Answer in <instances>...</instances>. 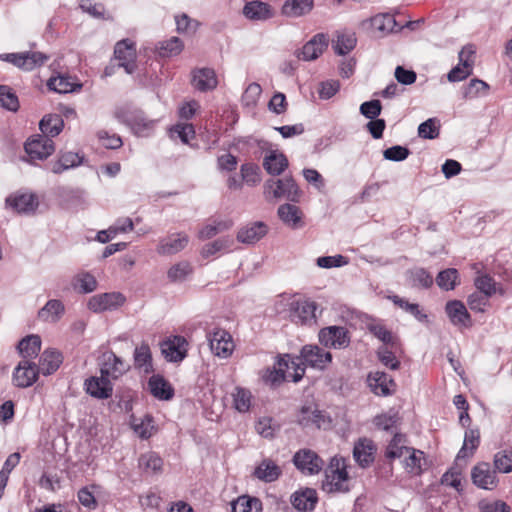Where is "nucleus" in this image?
Wrapping results in <instances>:
<instances>
[{"instance_id": "nucleus-1", "label": "nucleus", "mask_w": 512, "mask_h": 512, "mask_svg": "<svg viewBox=\"0 0 512 512\" xmlns=\"http://www.w3.org/2000/svg\"><path fill=\"white\" fill-rule=\"evenodd\" d=\"M263 195L267 201L285 199L297 203L302 196V191L292 176H285L266 180L263 185Z\"/></svg>"}, {"instance_id": "nucleus-2", "label": "nucleus", "mask_w": 512, "mask_h": 512, "mask_svg": "<svg viewBox=\"0 0 512 512\" xmlns=\"http://www.w3.org/2000/svg\"><path fill=\"white\" fill-rule=\"evenodd\" d=\"M114 117L128 127L138 136H148L153 130L155 121L145 117L142 110L131 104L119 106L114 111Z\"/></svg>"}, {"instance_id": "nucleus-3", "label": "nucleus", "mask_w": 512, "mask_h": 512, "mask_svg": "<svg viewBox=\"0 0 512 512\" xmlns=\"http://www.w3.org/2000/svg\"><path fill=\"white\" fill-rule=\"evenodd\" d=\"M25 152L29 162L45 160L55 151V144L51 138L38 134L32 136L25 143Z\"/></svg>"}, {"instance_id": "nucleus-4", "label": "nucleus", "mask_w": 512, "mask_h": 512, "mask_svg": "<svg viewBox=\"0 0 512 512\" xmlns=\"http://www.w3.org/2000/svg\"><path fill=\"white\" fill-rule=\"evenodd\" d=\"M319 342L326 348L344 349L350 344L348 330L343 326H328L318 333Z\"/></svg>"}, {"instance_id": "nucleus-5", "label": "nucleus", "mask_w": 512, "mask_h": 512, "mask_svg": "<svg viewBox=\"0 0 512 512\" xmlns=\"http://www.w3.org/2000/svg\"><path fill=\"white\" fill-rule=\"evenodd\" d=\"M475 49L472 45L464 46L459 54V63L453 67L447 75V79L450 82H459L473 73Z\"/></svg>"}, {"instance_id": "nucleus-6", "label": "nucleus", "mask_w": 512, "mask_h": 512, "mask_svg": "<svg viewBox=\"0 0 512 512\" xmlns=\"http://www.w3.org/2000/svg\"><path fill=\"white\" fill-rule=\"evenodd\" d=\"M1 59L12 63L18 68L31 71L46 63L49 56L42 52L8 53L1 55Z\"/></svg>"}, {"instance_id": "nucleus-7", "label": "nucleus", "mask_w": 512, "mask_h": 512, "mask_svg": "<svg viewBox=\"0 0 512 512\" xmlns=\"http://www.w3.org/2000/svg\"><path fill=\"white\" fill-rule=\"evenodd\" d=\"M207 339L212 353L220 358H228L234 349V343L230 333L221 328H215L208 332Z\"/></svg>"}, {"instance_id": "nucleus-8", "label": "nucleus", "mask_w": 512, "mask_h": 512, "mask_svg": "<svg viewBox=\"0 0 512 512\" xmlns=\"http://www.w3.org/2000/svg\"><path fill=\"white\" fill-rule=\"evenodd\" d=\"M298 360L302 363L318 370H324L332 361V354L324 351L318 345H304L300 351Z\"/></svg>"}, {"instance_id": "nucleus-9", "label": "nucleus", "mask_w": 512, "mask_h": 512, "mask_svg": "<svg viewBox=\"0 0 512 512\" xmlns=\"http://www.w3.org/2000/svg\"><path fill=\"white\" fill-rule=\"evenodd\" d=\"M292 461L296 468L306 475L318 474L324 466V461L310 449L297 451Z\"/></svg>"}, {"instance_id": "nucleus-10", "label": "nucleus", "mask_w": 512, "mask_h": 512, "mask_svg": "<svg viewBox=\"0 0 512 512\" xmlns=\"http://www.w3.org/2000/svg\"><path fill=\"white\" fill-rule=\"evenodd\" d=\"M328 43L327 34L317 33L301 49H297L294 54L300 60L313 61L327 49Z\"/></svg>"}, {"instance_id": "nucleus-11", "label": "nucleus", "mask_w": 512, "mask_h": 512, "mask_svg": "<svg viewBox=\"0 0 512 512\" xmlns=\"http://www.w3.org/2000/svg\"><path fill=\"white\" fill-rule=\"evenodd\" d=\"M39 373L37 365L34 362L22 360L14 369L12 377L13 384L18 388L30 387L37 381Z\"/></svg>"}, {"instance_id": "nucleus-12", "label": "nucleus", "mask_w": 512, "mask_h": 512, "mask_svg": "<svg viewBox=\"0 0 512 512\" xmlns=\"http://www.w3.org/2000/svg\"><path fill=\"white\" fill-rule=\"evenodd\" d=\"M315 310V302L295 300L289 305V318L296 324H309L315 322Z\"/></svg>"}, {"instance_id": "nucleus-13", "label": "nucleus", "mask_w": 512, "mask_h": 512, "mask_svg": "<svg viewBox=\"0 0 512 512\" xmlns=\"http://www.w3.org/2000/svg\"><path fill=\"white\" fill-rule=\"evenodd\" d=\"M188 342L185 337L176 335L161 343V352L169 362H181L187 356Z\"/></svg>"}, {"instance_id": "nucleus-14", "label": "nucleus", "mask_w": 512, "mask_h": 512, "mask_svg": "<svg viewBox=\"0 0 512 512\" xmlns=\"http://www.w3.org/2000/svg\"><path fill=\"white\" fill-rule=\"evenodd\" d=\"M471 479L474 485L485 490H493L498 484L496 471L491 469L488 462L475 465L471 470Z\"/></svg>"}, {"instance_id": "nucleus-15", "label": "nucleus", "mask_w": 512, "mask_h": 512, "mask_svg": "<svg viewBox=\"0 0 512 512\" xmlns=\"http://www.w3.org/2000/svg\"><path fill=\"white\" fill-rule=\"evenodd\" d=\"M124 302L125 297L119 292L102 293L92 296L87 303V307L95 313H100L116 309Z\"/></svg>"}, {"instance_id": "nucleus-16", "label": "nucleus", "mask_w": 512, "mask_h": 512, "mask_svg": "<svg viewBox=\"0 0 512 512\" xmlns=\"http://www.w3.org/2000/svg\"><path fill=\"white\" fill-rule=\"evenodd\" d=\"M84 155L71 151H60L56 160L47 163L46 169L53 174H62L63 172L76 168L83 164Z\"/></svg>"}, {"instance_id": "nucleus-17", "label": "nucleus", "mask_w": 512, "mask_h": 512, "mask_svg": "<svg viewBox=\"0 0 512 512\" xmlns=\"http://www.w3.org/2000/svg\"><path fill=\"white\" fill-rule=\"evenodd\" d=\"M298 424L303 428L315 426L318 429H328L332 420L325 412L310 407L303 406L297 420Z\"/></svg>"}, {"instance_id": "nucleus-18", "label": "nucleus", "mask_w": 512, "mask_h": 512, "mask_svg": "<svg viewBox=\"0 0 512 512\" xmlns=\"http://www.w3.org/2000/svg\"><path fill=\"white\" fill-rule=\"evenodd\" d=\"M114 55L119 60V66L123 67L128 74L136 69V48L134 43L124 39L115 45Z\"/></svg>"}, {"instance_id": "nucleus-19", "label": "nucleus", "mask_w": 512, "mask_h": 512, "mask_svg": "<svg viewBox=\"0 0 512 512\" xmlns=\"http://www.w3.org/2000/svg\"><path fill=\"white\" fill-rule=\"evenodd\" d=\"M445 312L450 322L460 328L471 327L472 321L466 306L460 300H450L445 305Z\"/></svg>"}, {"instance_id": "nucleus-20", "label": "nucleus", "mask_w": 512, "mask_h": 512, "mask_svg": "<svg viewBox=\"0 0 512 512\" xmlns=\"http://www.w3.org/2000/svg\"><path fill=\"white\" fill-rule=\"evenodd\" d=\"M367 381L372 392L379 396L392 395L396 386L393 378L382 371L370 372Z\"/></svg>"}, {"instance_id": "nucleus-21", "label": "nucleus", "mask_w": 512, "mask_h": 512, "mask_svg": "<svg viewBox=\"0 0 512 512\" xmlns=\"http://www.w3.org/2000/svg\"><path fill=\"white\" fill-rule=\"evenodd\" d=\"M84 386L86 392L97 399H107L111 397L113 392L109 377L102 374L100 377H90L86 379Z\"/></svg>"}, {"instance_id": "nucleus-22", "label": "nucleus", "mask_w": 512, "mask_h": 512, "mask_svg": "<svg viewBox=\"0 0 512 512\" xmlns=\"http://www.w3.org/2000/svg\"><path fill=\"white\" fill-rule=\"evenodd\" d=\"M100 365V373L114 379H117L128 370L125 362L113 352L104 353L101 357Z\"/></svg>"}, {"instance_id": "nucleus-23", "label": "nucleus", "mask_w": 512, "mask_h": 512, "mask_svg": "<svg viewBox=\"0 0 512 512\" xmlns=\"http://www.w3.org/2000/svg\"><path fill=\"white\" fill-rule=\"evenodd\" d=\"M267 233L268 226L262 221H256L241 227L237 233V240L244 244H254Z\"/></svg>"}, {"instance_id": "nucleus-24", "label": "nucleus", "mask_w": 512, "mask_h": 512, "mask_svg": "<svg viewBox=\"0 0 512 512\" xmlns=\"http://www.w3.org/2000/svg\"><path fill=\"white\" fill-rule=\"evenodd\" d=\"M189 242L186 234H172L160 240L157 246V252L160 255H173L183 250Z\"/></svg>"}, {"instance_id": "nucleus-25", "label": "nucleus", "mask_w": 512, "mask_h": 512, "mask_svg": "<svg viewBox=\"0 0 512 512\" xmlns=\"http://www.w3.org/2000/svg\"><path fill=\"white\" fill-rule=\"evenodd\" d=\"M216 73L211 68L196 69L192 73V85L201 92L213 90L217 87Z\"/></svg>"}, {"instance_id": "nucleus-26", "label": "nucleus", "mask_w": 512, "mask_h": 512, "mask_svg": "<svg viewBox=\"0 0 512 512\" xmlns=\"http://www.w3.org/2000/svg\"><path fill=\"white\" fill-rule=\"evenodd\" d=\"M291 504L299 511H312L318 501L317 492L313 488H305L291 495Z\"/></svg>"}, {"instance_id": "nucleus-27", "label": "nucleus", "mask_w": 512, "mask_h": 512, "mask_svg": "<svg viewBox=\"0 0 512 512\" xmlns=\"http://www.w3.org/2000/svg\"><path fill=\"white\" fill-rule=\"evenodd\" d=\"M375 446L373 441L360 438L354 445L353 457L363 468L368 467L374 461Z\"/></svg>"}, {"instance_id": "nucleus-28", "label": "nucleus", "mask_w": 512, "mask_h": 512, "mask_svg": "<svg viewBox=\"0 0 512 512\" xmlns=\"http://www.w3.org/2000/svg\"><path fill=\"white\" fill-rule=\"evenodd\" d=\"M282 475L281 468L271 459H263L255 468L253 476L258 480L271 483L279 479Z\"/></svg>"}, {"instance_id": "nucleus-29", "label": "nucleus", "mask_w": 512, "mask_h": 512, "mask_svg": "<svg viewBox=\"0 0 512 512\" xmlns=\"http://www.w3.org/2000/svg\"><path fill=\"white\" fill-rule=\"evenodd\" d=\"M278 217L287 226L296 229L303 225L300 208L291 203H285L278 207Z\"/></svg>"}, {"instance_id": "nucleus-30", "label": "nucleus", "mask_w": 512, "mask_h": 512, "mask_svg": "<svg viewBox=\"0 0 512 512\" xmlns=\"http://www.w3.org/2000/svg\"><path fill=\"white\" fill-rule=\"evenodd\" d=\"M150 393L159 400H171L174 396V389L171 384L161 375H153L148 381Z\"/></svg>"}, {"instance_id": "nucleus-31", "label": "nucleus", "mask_w": 512, "mask_h": 512, "mask_svg": "<svg viewBox=\"0 0 512 512\" xmlns=\"http://www.w3.org/2000/svg\"><path fill=\"white\" fill-rule=\"evenodd\" d=\"M6 203L18 213H32L38 207V199L34 194H19L9 196Z\"/></svg>"}, {"instance_id": "nucleus-32", "label": "nucleus", "mask_w": 512, "mask_h": 512, "mask_svg": "<svg viewBox=\"0 0 512 512\" xmlns=\"http://www.w3.org/2000/svg\"><path fill=\"white\" fill-rule=\"evenodd\" d=\"M62 361L63 357L59 351L47 349L41 354L37 368L43 375H51L60 367Z\"/></svg>"}, {"instance_id": "nucleus-33", "label": "nucleus", "mask_w": 512, "mask_h": 512, "mask_svg": "<svg viewBox=\"0 0 512 512\" xmlns=\"http://www.w3.org/2000/svg\"><path fill=\"white\" fill-rule=\"evenodd\" d=\"M65 313V306L61 300L51 299L38 311V318L44 322L56 323Z\"/></svg>"}, {"instance_id": "nucleus-34", "label": "nucleus", "mask_w": 512, "mask_h": 512, "mask_svg": "<svg viewBox=\"0 0 512 512\" xmlns=\"http://www.w3.org/2000/svg\"><path fill=\"white\" fill-rule=\"evenodd\" d=\"M243 15L253 21H264L273 16L269 4L261 1H251L243 7Z\"/></svg>"}, {"instance_id": "nucleus-35", "label": "nucleus", "mask_w": 512, "mask_h": 512, "mask_svg": "<svg viewBox=\"0 0 512 512\" xmlns=\"http://www.w3.org/2000/svg\"><path fill=\"white\" fill-rule=\"evenodd\" d=\"M263 167L268 174L278 176L288 167V159L283 153L272 150L264 157Z\"/></svg>"}, {"instance_id": "nucleus-36", "label": "nucleus", "mask_w": 512, "mask_h": 512, "mask_svg": "<svg viewBox=\"0 0 512 512\" xmlns=\"http://www.w3.org/2000/svg\"><path fill=\"white\" fill-rule=\"evenodd\" d=\"M480 443V432L478 429H469L465 432L463 446L456 456V462L465 460L472 456Z\"/></svg>"}, {"instance_id": "nucleus-37", "label": "nucleus", "mask_w": 512, "mask_h": 512, "mask_svg": "<svg viewBox=\"0 0 512 512\" xmlns=\"http://www.w3.org/2000/svg\"><path fill=\"white\" fill-rule=\"evenodd\" d=\"M47 86L50 90L66 94L81 89L82 84L75 81V79L70 76L58 75L57 77L50 78L47 82Z\"/></svg>"}, {"instance_id": "nucleus-38", "label": "nucleus", "mask_w": 512, "mask_h": 512, "mask_svg": "<svg viewBox=\"0 0 512 512\" xmlns=\"http://www.w3.org/2000/svg\"><path fill=\"white\" fill-rule=\"evenodd\" d=\"M314 6V0H286L282 13L288 17H300L308 14Z\"/></svg>"}, {"instance_id": "nucleus-39", "label": "nucleus", "mask_w": 512, "mask_h": 512, "mask_svg": "<svg viewBox=\"0 0 512 512\" xmlns=\"http://www.w3.org/2000/svg\"><path fill=\"white\" fill-rule=\"evenodd\" d=\"M64 127V121L58 114H49L42 118L39 128L43 136L55 137L61 133Z\"/></svg>"}, {"instance_id": "nucleus-40", "label": "nucleus", "mask_w": 512, "mask_h": 512, "mask_svg": "<svg viewBox=\"0 0 512 512\" xmlns=\"http://www.w3.org/2000/svg\"><path fill=\"white\" fill-rule=\"evenodd\" d=\"M18 350L24 360L36 357L41 350V338L38 335H28L18 344Z\"/></svg>"}, {"instance_id": "nucleus-41", "label": "nucleus", "mask_w": 512, "mask_h": 512, "mask_svg": "<svg viewBox=\"0 0 512 512\" xmlns=\"http://www.w3.org/2000/svg\"><path fill=\"white\" fill-rule=\"evenodd\" d=\"M276 364L278 368L267 369L264 375V380L272 385L283 382L287 378L286 371L290 369L289 360L284 356H279Z\"/></svg>"}, {"instance_id": "nucleus-42", "label": "nucleus", "mask_w": 512, "mask_h": 512, "mask_svg": "<svg viewBox=\"0 0 512 512\" xmlns=\"http://www.w3.org/2000/svg\"><path fill=\"white\" fill-rule=\"evenodd\" d=\"M97 280L89 272L76 274L72 279L73 288L80 294L92 293L97 289Z\"/></svg>"}, {"instance_id": "nucleus-43", "label": "nucleus", "mask_w": 512, "mask_h": 512, "mask_svg": "<svg viewBox=\"0 0 512 512\" xmlns=\"http://www.w3.org/2000/svg\"><path fill=\"white\" fill-rule=\"evenodd\" d=\"M134 365L136 368L142 369L145 373L153 371L152 355L148 344L143 343L141 346L135 348Z\"/></svg>"}, {"instance_id": "nucleus-44", "label": "nucleus", "mask_w": 512, "mask_h": 512, "mask_svg": "<svg viewBox=\"0 0 512 512\" xmlns=\"http://www.w3.org/2000/svg\"><path fill=\"white\" fill-rule=\"evenodd\" d=\"M262 504L259 499L250 496H240L231 503L232 512H260Z\"/></svg>"}, {"instance_id": "nucleus-45", "label": "nucleus", "mask_w": 512, "mask_h": 512, "mask_svg": "<svg viewBox=\"0 0 512 512\" xmlns=\"http://www.w3.org/2000/svg\"><path fill=\"white\" fill-rule=\"evenodd\" d=\"M489 85L478 78L471 79L467 86L463 88V98L470 100L478 97H484L488 94Z\"/></svg>"}, {"instance_id": "nucleus-46", "label": "nucleus", "mask_w": 512, "mask_h": 512, "mask_svg": "<svg viewBox=\"0 0 512 512\" xmlns=\"http://www.w3.org/2000/svg\"><path fill=\"white\" fill-rule=\"evenodd\" d=\"M424 453L420 450L410 448L404 456V467L408 473L419 475L422 472V460Z\"/></svg>"}, {"instance_id": "nucleus-47", "label": "nucleus", "mask_w": 512, "mask_h": 512, "mask_svg": "<svg viewBox=\"0 0 512 512\" xmlns=\"http://www.w3.org/2000/svg\"><path fill=\"white\" fill-rule=\"evenodd\" d=\"M408 279L413 287L428 289L433 284V277L424 268H414L408 271Z\"/></svg>"}, {"instance_id": "nucleus-48", "label": "nucleus", "mask_w": 512, "mask_h": 512, "mask_svg": "<svg viewBox=\"0 0 512 512\" xmlns=\"http://www.w3.org/2000/svg\"><path fill=\"white\" fill-rule=\"evenodd\" d=\"M389 299L399 308L403 309L407 313L413 315L418 321L426 322L428 320L427 314H425L417 303H410L407 300L399 297L398 295L389 296Z\"/></svg>"}, {"instance_id": "nucleus-49", "label": "nucleus", "mask_w": 512, "mask_h": 512, "mask_svg": "<svg viewBox=\"0 0 512 512\" xmlns=\"http://www.w3.org/2000/svg\"><path fill=\"white\" fill-rule=\"evenodd\" d=\"M233 397V406L240 413H246L249 411L251 407V392L242 387H236L235 391L232 393Z\"/></svg>"}, {"instance_id": "nucleus-50", "label": "nucleus", "mask_w": 512, "mask_h": 512, "mask_svg": "<svg viewBox=\"0 0 512 512\" xmlns=\"http://www.w3.org/2000/svg\"><path fill=\"white\" fill-rule=\"evenodd\" d=\"M241 179L249 186H256L261 182V169L255 163H244L240 168Z\"/></svg>"}, {"instance_id": "nucleus-51", "label": "nucleus", "mask_w": 512, "mask_h": 512, "mask_svg": "<svg viewBox=\"0 0 512 512\" xmlns=\"http://www.w3.org/2000/svg\"><path fill=\"white\" fill-rule=\"evenodd\" d=\"M356 42L357 39L354 33H341L338 34L333 48L336 54L346 55L355 48Z\"/></svg>"}, {"instance_id": "nucleus-52", "label": "nucleus", "mask_w": 512, "mask_h": 512, "mask_svg": "<svg viewBox=\"0 0 512 512\" xmlns=\"http://www.w3.org/2000/svg\"><path fill=\"white\" fill-rule=\"evenodd\" d=\"M0 106L12 112L19 109V100L12 88L0 84Z\"/></svg>"}, {"instance_id": "nucleus-53", "label": "nucleus", "mask_w": 512, "mask_h": 512, "mask_svg": "<svg viewBox=\"0 0 512 512\" xmlns=\"http://www.w3.org/2000/svg\"><path fill=\"white\" fill-rule=\"evenodd\" d=\"M371 26L382 33L392 32L396 27V20L390 14H378L370 18Z\"/></svg>"}, {"instance_id": "nucleus-54", "label": "nucleus", "mask_w": 512, "mask_h": 512, "mask_svg": "<svg viewBox=\"0 0 512 512\" xmlns=\"http://www.w3.org/2000/svg\"><path fill=\"white\" fill-rule=\"evenodd\" d=\"M157 49L159 56L171 57L178 55L183 50V43L178 37H172L160 42Z\"/></svg>"}, {"instance_id": "nucleus-55", "label": "nucleus", "mask_w": 512, "mask_h": 512, "mask_svg": "<svg viewBox=\"0 0 512 512\" xmlns=\"http://www.w3.org/2000/svg\"><path fill=\"white\" fill-rule=\"evenodd\" d=\"M458 271L454 268H448L441 272L436 277L437 285L446 291L453 290L457 284Z\"/></svg>"}, {"instance_id": "nucleus-56", "label": "nucleus", "mask_w": 512, "mask_h": 512, "mask_svg": "<svg viewBox=\"0 0 512 512\" xmlns=\"http://www.w3.org/2000/svg\"><path fill=\"white\" fill-rule=\"evenodd\" d=\"M439 121L436 118H429L418 126V135L423 139H436L440 133Z\"/></svg>"}, {"instance_id": "nucleus-57", "label": "nucleus", "mask_w": 512, "mask_h": 512, "mask_svg": "<svg viewBox=\"0 0 512 512\" xmlns=\"http://www.w3.org/2000/svg\"><path fill=\"white\" fill-rule=\"evenodd\" d=\"M494 467L495 471L501 473H509L512 471V452L507 453L506 451H499L494 455Z\"/></svg>"}, {"instance_id": "nucleus-58", "label": "nucleus", "mask_w": 512, "mask_h": 512, "mask_svg": "<svg viewBox=\"0 0 512 512\" xmlns=\"http://www.w3.org/2000/svg\"><path fill=\"white\" fill-rule=\"evenodd\" d=\"M359 111L365 118L373 120L381 114L382 104L377 99L366 101L360 105Z\"/></svg>"}, {"instance_id": "nucleus-59", "label": "nucleus", "mask_w": 512, "mask_h": 512, "mask_svg": "<svg viewBox=\"0 0 512 512\" xmlns=\"http://www.w3.org/2000/svg\"><path fill=\"white\" fill-rule=\"evenodd\" d=\"M410 155V150L401 145H395L387 148L383 152V156L386 160L400 162L405 160Z\"/></svg>"}, {"instance_id": "nucleus-60", "label": "nucleus", "mask_w": 512, "mask_h": 512, "mask_svg": "<svg viewBox=\"0 0 512 512\" xmlns=\"http://www.w3.org/2000/svg\"><path fill=\"white\" fill-rule=\"evenodd\" d=\"M377 356L379 361L391 370H397L400 367V361L387 347H380L377 351Z\"/></svg>"}, {"instance_id": "nucleus-61", "label": "nucleus", "mask_w": 512, "mask_h": 512, "mask_svg": "<svg viewBox=\"0 0 512 512\" xmlns=\"http://www.w3.org/2000/svg\"><path fill=\"white\" fill-rule=\"evenodd\" d=\"M139 462L140 466L153 472L160 471L163 465V460L154 452L142 455Z\"/></svg>"}, {"instance_id": "nucleus-62", "label": "nucleus", "mask_w": 512, "mask_h": 512, "mask_svg": "<svg viewBox=\"0 0 512 512\" xmlns=\"http://www.w3.org/2000/svg\"><path fill=\"white\" fill-rule=\"evenodd\" d=\"M399 417L397 413L381 414L374 418V425L381 430L391 431L397 424Z\"/></svg>"}, {"instance_id": "nucleus-63", "label": "nucleus", "mask_w": 512, "mask_h": 512, "mask_svg": "<svg viewBox=\"0 0 512 512\" xmlns=\"http://www.w3.org/2000/svg\"><path fill=\"white\" fill-rule=\"evenodd\" d=\"M475 286L484 296L490 297L495 293V282L488 275L478 276L475 279Z\"/></svg>"}, {"instance_id": "nucleus-64", "label": "nucleus", "mask_w": 512, "mask_h": 512, "mask_svg": "<svg viewBox=\"0 0 512 512\" xmlns=\"http://www.w3.org/2000/svg\"><path fill=\"white\" fill-rule=\"evenodd\" d=\"M191 272V267L187 262H180L173 265L168 270V278L171 281H181Z\"/></svg>"}]
</instances>
